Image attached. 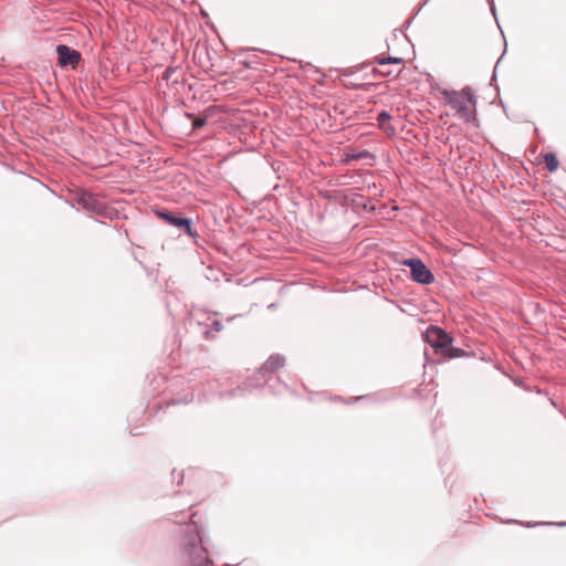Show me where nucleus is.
<instances>
[{
  "instance_id": "1",
  "label": "nucleus",
  "mask_w": 566,
  "mask_h": 566,
  "mask_svg": "<svg viewBox=\"0 0 566 566\" xmlns=\"http://www.w3.org/2000/svg\"><path fill=\"white\" fill-rule=\"evenodd\" d=\"M195 517L196 513H192L180 532L174 566H214L208 554L210 538Z\"/></svg>"
},
{
  "instance_id": "2",
  "label": "nucleus",
  "mask_w": 566,
  "mask_h": 566,
  "mask_svg": "<svg viewBox=\"0 0 566 566\" xmlns=\"http://www.w3.org/2000/svg\"><path fill=\"white\" fill-rule=\"evenodd\" d=\"M284 363H285V358L282 355H280V354L271 355L268 358V360L260 367L258 373L254 375V378L250 379L248 381H244L242 385H239L237 387V390H239V391L253 390L255 388L261 387L262 385H261L260 380H263L265 384H268V386L270 387V389L273 392L280 394L282 391L281 388H287V385L284 382H281L279 378L275 379V382L277 384L279 388H275L274 385L269 384V382L272 380V374L276 369L282 367L284 365Z\"/></svg>"
},
{
  "instance_id": "3",
  "label": "nucleus",
  "mask_w": 566,
  "mask_h": 566,
  "mask_svg": "<svg viewBox=\"0 0 566 566\" xmlns=\"http://www.w3.org/2000/svg\"><path fill=\"white\" fill-rule=\"evenodd\" d=\"M423 340L431 346L434 354L441 359H452L460 357V348L452 346L453 338L441 327L430 325L422 333Z\"/></svg>"
},
{
  "instance_id": "4",
  "label": "nucleus",
  "mask_w": 566,
  "mask_h": 566,
  "mask_svg": "<svg viewBox=\"0 0 566 566\" xmlns=\"http://www.w3.org/2000/svg\"><path fill=\"white\" fill-rule=\"evenodd\" d=\"M72 201L90 213H94L104 218H111V212L106 205L102 202L94 193L87 190H77L74 193Z\"/></svg>"
},
{
  "instance_id": "5",
  "label": "nucleus",
  "mask_w": 566,
  "mask_h": 566,
  "mask_svg": "<svg viewBox=\"0 0 566 566\" xmlns=\"http://www.w3.org/2000/svg\"><path fill=\"white\" fill-rule=\"evenodd\" d=\"M155 213L159 219L165 221L167 224L172 226L186 233L190 238L195 239L198 237L197 230L192 228V219L188 217L179 216L170 210H156Z\"/></svg>"
},
{
  "instance_id": "6",
  "label": "nucleus",
  "mask_w": 566,
  "mask_h": 566,
  "mask_svg": "<svg viewBox=\"0 0 566 566\" xmlns=\"http://www.w3.org/2000/svg\"><path fill=\"white\" fill-rule=\"evenodd\" d=\"M402 264L410 269L411 279L422 285L431 284L434 281L432 272L419 258L403 260Z\"/></svg>"
},
{
  "instance_id": "7",
  "label": "nucleus",
  "mask_w": 566,
  "mask_h": 566,
  "mask_svg": "<svg viewBox=\"0 0 566 566\" xmlns=\"http://www.w3.org/2000/svg\"><path fill=\"white\" fill-rule=\"evenodd\" d=\"M462 119L470 124L473 128H478L475 109V95L470 87L462 88Z\"/></svg>"
},
{
  "instance_id": "8",
  "label": "nucleus",
  "mask_w": 566,
  "mask_h": 566,
  "mask_svg": "<svg viewBox=\"0 0 566 566\" xmlns=\"http://www.w3.org/2000/svg\"><path fill=\"white\" fill-rule=\"evenodd\" d=\"M57 61L61 67L75 66L81 61V53L65 44L56 46Z\"/></svg>"
},
{
  "instance_id": "9",
  "label": "nucleus",
  "mask_w": 566,
  "mask_h": 566,
  "mask_svg": "<svg viewBox=\"0 0 566 566\" xmlns=\"http://www.w3.org/2000/svg\"><path fill=\"white\" fill-rule=\"evenodd\" d=\"M436 90L440 94L443 103L450 106L454 115L460 114V93L440 85H438Z\"/></svg>"
},
{
  "instance_id": "10",
  "label": "nucleus",
  "mask_w": 566,
  "mask_h": 566,
  "mask_svg": "<svg viewBox=\"0 0 566 566\" xmlns=\"http://www.w3.org/2000/svg\"><path fill=\"white\" fill-rule=\"evenodd\" d=\"M378 124H379V127L387 134H395V128L389 125V120L391 119V115L389 112L387 111H381L378 113L377 117H376Z\"/></svg>"
},
{
  "instance_id": "11",
  "label": "nucleus",
  "mask_w": 566,
  "mask_h": 566,
  "mask_svg": "<svg viewBox=\"0 0 566 566\" xmlns=\"http://www.w3.org/2000/svg\"><path fill=\"white\" fill-rule=\"evenodd\" d=\"M544 163L548 171L554 172L558 168V159L553 153H547L544 155Z\"/></svg>"
},
{
  "instance_id": "12",
  "label": "nucleus",
  "mask_w": 566,
  "mask_h": 566,
  "mask_svg": "<svg viewBox=\"0 0 566 566\" xmlns=\"http://www.w3.org/2000/svg\"><path fill=\"white\" fill-rule=\"evenodd\" d=\"M375 61L378 65L380 66H385V65H388V64H402L403 63V60L401 57H397V56H387V57H375Z\"/></svg>"
},
{
  "instance_id": "13",
  "label": "nucleus",
  "mask_w": 566,
  "mask_h": 566,
  "mask_svg": "<svg viewBox=\"0 0 566 566\" xmlns=\"http://www.w3.org/2000/svg\"><path fill=\"white\" fill-rule=\"evenodd\" d=\"M186 116L192 119V128L193 129L202 128L207 124L206 117H198L190 113H186Z\"/></svg>"
},
{
  "instance_id": "14",
  "label": "nucleus",
  "mask_w": 566,
  "mask_h": 566,
  "mask_svg": "<svg viewBox=\"0 0 566 566\" xmlns=\"http://www.w3.org/2000/svg\"><path fill=\"white\" fill-rule=\"evenodd\" d=\"M367 157L371 158L373 155L369 151L364 150V151L355 153V154H352V155H347V160L346 161H348V160H358V159L367 158Z\"/></svg>"
},
{
  "instance_id": "15",
  "label": "nucleus",
  "mask_w": 566,
  "mask_h": 566,
  "mask_svg": "<svg viewBox=\"0 0 566 566\" xmlns=\"http://www.w3.org/2000/svg\"><path fill=\"white\" fill-rule=\"evenodd\" d=\"M223 325L220 321H213L211 324V328L205 332V337L209 338L211 335V332H220L222 331Z\"/></svg>"
},
{
  "instance_id": "16",
  "label": "nucleus",
  "mask_w": 566,
  "mask_h": 566,
  "mask_svg": "<svg viewBox=\"0 0 566 566\" xmlns=\"http://www.w3.org/2000/svg\"><path fill=\"white\" fill-rule=\"evenodd\" d=\"M193 399V395H187L184 399H172L170 401L167 402L168 406H174V405H178V403H188L190 401H192Z\"/></svg>"
},
{
  "instance_id": "17",
  "label": "nucleus",
  "mask_w": 566,
  "mask_h": 566,
  "mask_svg": "<svg viewBox=\"0 0 566 566\" xmlns=\"http://www.w3.org/2000/svg\"><path fill=\"white\" fill-rule=\"evenodd\" d=\"M176 70L177 67L175 66H167L163 73V80L168 81Z\"/></svg>"
},
{
  "instance_id": "18",
  "label": "nucleus",
  "mask_w": 566,
  "mask_h": 566,
  "mask_svg": "<svg viewBox=\"0 0 566 566\" xmlns=\"http://www.w3.org/2000/svg\"><path fill=\"white\" fill-rule=\"evenodd\" d=\"M381 75H386V76H389L391 75L392 71H390L389 69H386V71H378Z\"/></svg>"
},
{
  "instance_id": "19",
  "label": "nucleus",
  "mask_w": 566,
  "mask_h": 566,
  "mask_svg": "<svg viewBox=\"0 0 566 566\" xmlns=\"http://www.w3.org/2000/svg\"><path fill=\"white\" fill-rule=\"evenodd\" d=\"M381 75H386V76H389L391 75L392 71H390L389 69H386V71H378Z\"/></svg>"
},
{
  "instance_id": "20",
  "label": "nucleus",
  "mask_w": 566,
  "mask_h": 566,
  "mask_svg": "<svg viewBox=\"0 0 566 566\" xmlns=\"http://www.w3.org/2000/svg\"><path fill=\"white\" fill-rule=\"evenodd\" d=\"M429 1L430 0H424L416 13H418L422 9V7L426 6Z\"/></svg>"
},
{
  "instance_id": "21",
  "label": "nucleus",
  "mask_w": 566,
  "mask_h": 566,
  "mask_svg": "<svg viewBox=\"0 0 566 566\" xmlns=\"http://www.w3.org/2000/svg\"><path fill=\"white\" fill-rule=\"evenodd\" d=\"M226 395L227 396H232L233 394H232V391H227V392L221 394V397H224Z\"/></svg>"
},
{
  "instance_id": "22",
  "label": "nucleus",
  "mask_w": 566,
  "mask_h": 566,
  "mask_svg": "<svg viewBox=\"0 0 566 566\" xmlns=\"http://www.w3.org/2000/svg\"><path fill=\"white\" fill-rule=\"evenodd\" d=\"M449 488H450V493H452V492H453V490H454L453 484H452V483H450V486H449Z\"/></svg>"
},
{
  "instance_id": "23",
  "label": "nucleus",
  "mask_w": 566,
  "mask_h": 566,
  "mask_svg": "<svg viewBox=\"0 0 566 566\" xmlns=\"http://www.w3.org/2000/svg\"><path fill=\"white\" fill-rule=\"evenodd\" d=\"M269 308H275V304H270Z\"/></svg>"
}]
</instances>
